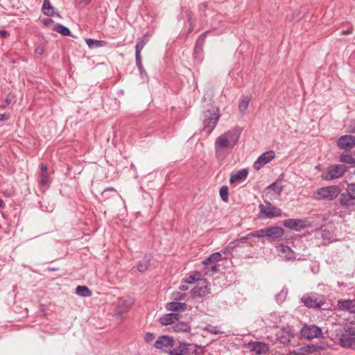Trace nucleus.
Returning a JSON list of instances; mask_svg holds the SVG:
<instances>
[{
    "mask_svg": "<svg viewBox=\"0 0 355 355\" xmlns=\"http://www.w3.org/2000/svg\"><path fill=\"white\" fill-rule=\"evenodd\" d=\"M240 132L236 130H230L218 137L215 141L216 154L223 149H232L239 141Z\"/></svg>",
    "mask_w": 355,
    "mask_h": 355,
    "instance_id": "nucleus-1",
    "label": "nucleus"
},
{
    "mask_svg": "<svg viewBox=\"0 0 355 355\" xmlns=\"http://www.w3.org/2000/svg\"><path fill=\"white\" fill-rule=\"evenodd\" d=\"M219 118V110L216 107L211 106L204 111L202 115L203 130L210 134L216 128Z\"/></svg>",
    "mask_w": 355,
    "mask_h": 355,
    "instance_id": "nucleus-2",
    "label": "nucleus"
},
{
    "mask_svg": "<svg viewBox=\"0 0 355 355\" xmlns=\"http://www.w3.org/2000/svg\"><path fill=\"white\" fill-rule=\"evenodd\" d=\"M341 193V189L338 185H331L320 188L314 193L315 198L320 200L331 201Z\"/></svg>",
    "mask_w": 355,
    "mask_h": 355,
    "instance_id": "nucleus-3",
    "label": "nucleus"
},
{
    "mask_svg": "<svg viewBox=\"0 0 355 355\" xmlns=\"http://www.w3.org/2000/svg\"><path fill=\"white\" fill-rule=\"evenodd\" d=\"M347 171L344 164H332L327 166L322 172L321 178L323 180L330 181L341 178Z\"/></svg>",
    "mask_w": 355,
    "mask_h": 355,
    "instance_id": "nucleus-4",
    "label": "nucleus"
},
{
    "mask_svg": "<svg viewBox=\"0 0 355 355\" xmlns=\"http://www.w3.org/2000/svg\"><path fill=\"white\" fill-rule=\"evenodd\" d=\"M339 343L343 347L355 349V327L345 328L340 336Z\"/></svg>",
    "mask_w": 355,
    "mask_h": 355,
    "instance_id": "nucleus-5",
    "label": "nucleus"
},
{
    "mask_svg": "<svg viewBox=\"0 0 355 355\" xmlns=\"http://www.w3.org/2000/svg\"><path fill=\"white\" fill-rule=\"evenodd\" d=\"M302 303L308 308H321L324 304L322 296L317 294H306L301 298Z\"/></svg>",
    "mask_w": 355,
    "mask_h": 355,
    "instance_id": "nucleus-6",
    "label": "nucleus"
},
{
    "mask_svg": "<svg viewBox=\"0 0 355 355\" xmlns=\"http://www.w3.org/2000/svg\"><path fill=\"white\" fill-rule=\"evenodd\" d=\"M315 239L321 241L322 244L326 245L336 241L335 234L332 230L328 228L327 226H322L315 233Z\"/></svg>",
    "mask_w": 355,
    "mask_h": 355,
    "instance_id": "nucleus-7",
    "label": "nucleus"
},
{
    "mask_svg": "<svg viewBox=\"0 0 355 355\" xmlns=\"http://www.w3.org/2000/svg\"><path fill=\"white\" fill-rule=\"evenodd\" d=\"M300 334L303 338L307 340L322 337L321 329L315 325H304L302 328Z\"/></svg>",
    "mask_w": 355,
    "mask_h": 355,
    "instance_id": "nucleus-8",
    "label": "nucleus"
},
{
    "mask_svg": "<svg viewBox=\"0 0 355 355\" xmlns=\"http://www.w3.org/2000/svg\"><path fill=\"white\" fill-rule=\"evenodd\" d=\"M261 213L266 218H274L280 216L282 210L272 205L270 202H267L266 205L261 204L259 205Z\"/></svg>",
    "mask_w": 355,
    "mask_h": 355,
    "instance_id": "nucleus-9",
    "label": "nucleus"
},
{
    "mask_svg": "<svg viewBox=\"0 0 355 355\" xmlns=\"http://www.w3.org/2000/svg\"><path fill=\"white\" fill-rule=\"evenodd\" d=\"M275 154L272 150L263 153L258 157L257 161L254 163V168L257 171L260 170L261 168H263L264 165L272 161L275 158Z\"/></svg>",
    "mask_w": 355,
    "mask_h": 355,
    "instance_id": "nucleus-10",
    "label": "nucleus"
},
{
    "mask_svg": "<svg viewBox=\"0 0 355 355\" xmlns=\"http://www.w3.org/2000/svg\"><path fill=\"white\" fill-rule=\"evenodd\" d=\"M337 146L340 149L351 150L355 147V136L351 135L341 136L337 141Z\"/></svg>",
    "mask_w": 355,
    "mask_h": 355,
    "instance_id": "nucleus-11",
    "label": "nucleus"
},
{
    "mask_svg": "<svg viewBox=\"0 0 355 355\" xmlns=\"http://www.w3.org/2000/svg\"><path fill=\"white\" fill-rule=\"evenodd\" d=\"M339 203L342 208L349 209L355 206V199L350 191L346 190V192L340 194Z\"/></svg>",
    "mask_w": 355,
    "mask_h": 355,
    "instance_id": "nucleus-12",
    "label": "nucleus"
},
{
    "mask_svg": "<svg viewBox=\"0 0 355 355\" xmlns=\"http://www.w3.org/2000/svg\"><path fill=\"white\" fill-rule=\"evenodd\" d=\"M306 222L302 219H287L283 223L285 227L295 231H301L306 227Z\"/></svg>",
    "mask_w": 355,
    "mask_h": 355,
    "instance_id": "nucleus-13",
    "label": "nucleus"
},
{
    "mask_svg": "<svg viewBox=\"0 0 355 355\" xmlns=\"http://www.w3.org/2000/svg\"><path fill=\"white\" fill-rule=\"evenodd\" d=\"M247 348L257 355L266 354L269 350L268 345L262 342H250L247 344Z\"/></svg>",
    "mask_w": 355,
    "mask_h": 355,
    "instance_id": "nucleus-14",
    "label": "nucleus"
},
{
    "mask_svg": "<svg viewBox=\"0 0 355 355\" xmlns=\"http://www.w3.org/2000/svg\"><path fill=\"white\" fill-rule=\"evenodd\" d=\"M284 230L281 227L274 226L266 229V237L268 239H279L283 236Z\"/></svg>",
    "mask_w": 355,
    "mask_h": 355,
    "instance_id": "nucleus-15",
    "label": "nucleus"
},
{
    "mask_svg": "<svg viewBox=\"0 0 355 355\" xmlns=\"http://www.w3.org/2000/svg\"><path fill=\"white\" fill-rule=\"evenodd\" d=\"M180 319V315L178 313H166L162 315L160 319L159 322L160 323L164 325H169V324H174L176 321H178Z\"/></svg>",
    "mask_w": 355,
    "mask_h": 355,
    "instance_id": "nucleus-16",
    "label": "nucleus"
},
{
    "mask_svg": "<svg viewBox=\"0 0 355 355\" xmlns=\"http://www.w3.org/2000/svg\"><path fill=\"white\" fill-rule=\"evenodd\" d=\"M173 339L168 336H159L155 343L157 349H162L165 347L173 346Z\"/></svg>",
    "mask_w": 355,
    "mask_h": 355,
    "instance_id": "nucleus-17",
    "label": "nucleus"
},
{
    "mask_svg": "<svg viewBox=\"0 0 355 355\" xmlns=\"http://www.w3.org/2000/svg\"><path fill=\"white\" fill-rule=\"evenodd\" d=\"M338 306L342 311L355 313V300H347L338 302Z\"/></svg>",
    "mask_w": 355,
    "mask_h": 355,
    "instance_id": "nucleus-18",
    "label": "nucleus"
},
{
    "mask_svg": "<svg viewBox=\"0 0 355 355\" xmlns=\"http://www.w3.org/2000/svg\"><path fill=\"white\" fill-rule=\"evenodd\" d=\"M204 286H196L193 289V293L200 297H204L210 293V284L208 282H204Z\"/></svg>",
    "mask_w": 355,
    "mask_h": 355,
    "instance_id": "nucleus-19",
    "label": "nucleus"
},
{
    "mask_svg": "<svg viewBox=\"0 0 355 355\" xmlns=\"http://www.w3.org/2000/svg\"><path fill=\"white\" fill-rule=\"evenodd\" d=\"M248 174V172L246 169H241L235 173H232L231 175L230 182L232 184L235 182L243 181L246 179Z\"/></svg>",
    "mask_w": 355,
    "mask_h": 355,
    "instance_id": "nucleus-20",
    "label": "nucleus"
},
{
    "mask_svg": "<svg viewBox=\"0 0 355 355\" xmlns=\"http://www.w3.org/2000/svg\"><path fill=\"white\" fill-rule=\"evenodd\" d=\"M171 327V329L174 332H189L191 327L187 322H178Z\"/></svg>",
    "mask_w": 355,
    "mask_h": 355,
    "instance_id": "nucleus-21",
    "label": "nucleus"
},
{
    "mask_svg": "<svg viewBox=\"0 0 355 355\" xmlns=\"http://www.w3.org/2000/svg\"><path fill=\"white\" fill-rule=\"evenodd\" d=\"M149 40V35L148 33L144 34L141 37L138 39V41L135 46V55H141V51L144 49V46L148 43Z\"/></svg>",
    "mask_w": 355,
    "mask_h": 355,
    "instance_id": "nucleus-22",
    "label": "nucleus"
},
{
    "mask_svg": "<svg viewBox=\"0 0 355 355\" xmlns=\"http://www.w3.org/2000/svg\"><path fill=\"white\" fill-rule=\"evenodd\" d=\"M278 248H279V251L284 254L286 260L290 261L295 259V253L290 247L281 245Z\"/></svg>",
    "mask_w": 355,
    "mask_h": 355,
    "instance_id": "nucleus-23",
    "label": "nucleus"
},
{
    "mask_svg": "<svg viewBox=\"0 0 355 355\" xmlns=\"http://www.w3.org/2000/svg\"><path fill=\"white\" fill-rule=\"evenodd\" d=\"M186 304L184 303L179 302H171L168 303L166 305V309L168 311H184Z\"/></svg>",
    "mask_w": 355,
    "mask_h": 355,
    "instance_id": "nucleus-24",
    "label": "nucleus"
},
{
    "mask_svg": "<svg viewBox=\"0 0 355 355\" xmlns=\"http://www.w3.org/2000/svg\"><path fill=\"white\" fill-rule=\"evenodd\" d=\"M85 42L89 48H98L107 45V42L103 40H97L90 38H86Z\"/></svg>",
    "mask_w": 355,
    "mask_h": 355,
    "instance_id": "nucleus-25",
    "label": "nucleus"
},
{
    "mask_svg": "<svg viewBox=\"0 0 355 355\" xmlns=\"http://www.w3.org/2000/svg\"><path fill=\"white\" fill-rule=\"evenodd\" d=\"M221 259V254L220 252L212 253L209 257L203 260L202 263L205 266L211 263H216Z\"/></svg>",
    "mask_w": 355,
    "mask_h": 355,
    "instance_id": "nucleus-26",
    "label": "nucleus"
},
{
    "mask_svg": "<svg viewBox=\"0 0 355 355\" xmlns=\"http://www.w3.org/2000/svg\"><path fill=\"white\" fill-rule=\"evenodd\" d=\"M340 161L343 163L355 166V157L348 153H343L340 156Z\"/></svg>",
    "mask_w": 355,
    "mask_h": 355,
    "instance_id": "nucleus-27",
    "label": "nucleus"
},
{
    "mask_svg": "<svg viewBox=\"0 0 355 355\" xmlns=\"http://www.w3.org/2000/svg\"><path fill=\"white\" fill-rule=\"evenodd\" d=\"M42 11L44 15L47 16H53L54 10L53 6L51 5L50 0H44L42 5Z\"/></svg>",
    "mask_w": 355,
    "mask_h": 355,
    "instance_id": "nucleus-28",
    "label": "nucleus"
},
{
    "mask_svg": "<svg viewBox=\"0 0 355 355\" xmlns=\"http://www.w3.org/2000/svg\"><path fill=\"white\" fill-rule=\"evenodd\" d=\"M76 293L81 297H90L92 291L85 286H78L76 288Z\"/></svg>",
    "mask_w": 355,
    "mask_h": 355,
    "instance_id": "nucleus-29",
    "label": "nucleus"
},
{
    "mask_svg": "<svg viewBox=\"0 0 355 355\" xmlns=\"http://www.w3.org/2000/svg\"><path fill=\"white\" fill-rule=\"evenodd\" d=\"M188 352L186 344H180L177 348L170 352L171 355H184Z\"/></svg>",
    "mask_w": 355,
    "mask_h": 355,
    "instance_id": "nucleus-30",
    "label": "nucleus"
},
{
    "mask_svg": "<svg viewBox=\"0 0 355 355\" xmlns=\"http://www.w3.org/2000/svg\"><path fill=\"white\" fill-rule=\"evenodd\" d=\"M38 182L41 187H49L51 182L49 174L41 173Z\"/></svg>",
    "mask_w": 355,
    "mask_h": 355,
    "instance_id": "nucleus-31",
    "label": "nucleus"
},
{
    "mask_svg": "<svg viewBox=\"0 0 355 355\" xmlns=\"http://www.w3.org/2000/svg\"><path fill=\"white\" fill-rule=\"evenodd\" d=\"M201 277V273L198 271H195L193 273L190 274L185 279L184 282L187 284H193L196 281L199 280Z\"/></svg>",
    "mask_w": 355,
    "mask_h": 355,
    "instance_id": "nucleus-32",
    "label": "nucleus"
},
{
    "mask_svg": "<svg viewBox=\"0 0 355 355\" xmlns=\"http://www.w3.org/2000/svg\"><path fill=\"white\" fill-rule=\"evenodd\" d=\"M149 264H150V259L147 256H145L144 257V259L141 261H140L138 264V266H137L138 271H139V272L146 271L148 268Z\"/></svg>",
    "mask_w": 355,
    "mask_h": 355,
    "instance_id": "nucleus-33",
    "label": "nucleus"
},
{
    "mask_svg": "<svg viewBox=\"0 0 355 355\" xmlns=\"http://www.w3.org/2000/svg\"><path fill=\"white\" fill-rule=\"evenodd\" d=\"M54 31L64 36L70 35L71 33L70 30L67 27L60 24H57L55 25Z\"/></svg>",
    "mask_w": 355,
    "mask_h": 355,
    "instance_id": "nucleus-34",
    "label": "nucleus"
},
{
    "mask_svg": "<svg viewBox=\"0 0 355 355\" xmlns=\"http://www.w3.org/2000/svg\"><path fill=\"white\" fill-rule=\"evenodd\" d=\"M293 336L288 332H283L279 337V342L282 344H287L291 342Z\"/></svg>",
    "mask_w": 355,
    "mask_h": 355,
    "instance_id": "nucleus-35",
    "label": "nucleus"
},
{
    "mask_svg": "<svg viewBox=\"0 0 355 355\" xmlns=\"http://www.w3.org/2000/svg\"><path fill=\"white\" fill-rule=\"evenodd\" d=\"M250 98L248 96L243 98L239 105L240 112H244L248 107Z\"/></svg>",
    "mask_w": 355,
    "mask_h": 355,
    "instance_id": "nucleus-36",
    "label": "nucleus"
},
{
    "mask_svg": "<svg viewBox=\"0 0 355 355\" xmlns=\"http://www.w3.org/2000/svg\"><path fill=\"white\" fill-rule=\"evenodd\" d=\"M284 187L281 184H279L277 182L269 185L266 189L267 190H272L275 193L279 194L282 190Z\"/></svg>",
    "mask_w": 355,
    "mask_h": 355,
    "instance_id": "nucleus-37",
    "label": "nucleus"
},
{
    "mask_svg": "<svg viewBox=\"0 0 355 355\" xmlns=\"http://www.w3.org/2000/svg\"><path fill=\"white\" fill-rule=\"evenodd\" d=\"M219 193L221 199L227 202L229 200L228 187L227 186H223L220 189Z\"/></svg>",
    "mask_w": 355,
    "mask_h": 355,
    "instance_id": "nucleus-38",
    "label": "nucleus"
},
{
    "mask_svg": "<svg viewBox=\"0 0 355 355\" xmlns=\"http://www.w3.org/2000/svg\"><path fill=\"white\" fill-rule=\"evenodd\" d=\"M248 236L251 237L263 238L266 237V229L259 230L255 232H252L248 234Z\"/></svg>",
    "mask_w": 355,
    "mask_h": 355,
    "instance_id": "nucleus-39",
    "label": "nucleus"
},
{
    "mask_svg": "<svg viewBox=\"0 0 355 355\" xmlns=\"http://www.w3.org/2000/svg\"><path fill=\"white\" fill-rule=\"evenodd\" d=\"M209 33H211L210 31H207L199 36L196 42V47H201L204 44L206 36Z\"/></svg>",
    "mask_w": 355,
    "mask_h": 355,
    "instance_id": "nucleus-40",
    "label": "nucleus"
},
{
    "mask_svg": "<svg viewBox=\"0 0 355 355\" xmlns=\"http://www.w3.org/2000/svg\"><path fill=\"white\" fill-rule=\"evenodd\" d=\"M205 330L210 334H215V335L220 334L223 333L222 331H220V330H218L217 329V327L213 326L211 324H207L205 327Z\"/></svg>",
    "mask_w": 355,
    "mask_h": 355,
    "instance_id": "nucleus-41",
    "label": "nucleus"
},
{
    "mask_svg": "<svg viewBox=\"0 0 355 355\" xmlns=\"http://www.w3.org/2000/svg\"><path fill=\"white\" fill-rule=\"evenodd\" d=\"M136 64L139 71L140 73H143L144 71V67L141 62V55H135Z\"/></svg>",
    "mask_w": 355,
    "mask_h": 355,
    "instance_id": "nucleus-42",
    "label": "nucleus"
},
{
    "mask_svg": "<svg viewBox=\"0 0 355 355\" xmlns=\"http://www.w3.org/2000/svg\"><path fill=\"white\" fill-rule=\"evenodd\" d=\"M110 192L114 193V195L118 194L117 191L113 187H107L102 192V196L103 197H107V193Z\"/></svg>",
    "mask_w": 355,
    "mask_h": 355,
    "instance_id": "nucleus-43",
    "label": "nucleus"
},
{
    "mask_svg": "<svg viewBox=\"0 0 355 355\" xmlns=\"http://www.w3.org/2000/svg\"><path fill=\"white\" fill-rule=\"evenodd\" d=\"M347 191H349L350 193L354 196L355 199V183H350L347 185Z\"/></svg>",
    "mask_w": 355,
    "mask_h": 355,
    "instance_id": "nucleus-44",
    "label": "nucleus"
},
{
    "mask_svg": "<svg viewBox=\"0 0 355 355\" xmlns=\"http://www.w3.org/2000/svg\"><path fill=\"white\" fill-rule=\"evenodd\" d=\"M144 338L146 343H150L155 338V335L153 333L147 332L145 335Z\"/></svg>",
    "mask_w": 355,
    "mask_h": 355,
    "instance_id": "nucleus-45",
    "label": "nucleus"
},
{
    "mask_svg": "<svg viewBox=\"0 0 355 355\" xmlns=\"http://www.w3.org/2000/svg\"><path fill=\"white\" fill-rule=\"evenodd\" d=\"M128 307H125V308L121 309V307L119 306L116 309L115 313H116V314H117L119 315H121L123 313H126L128 311Z\"/></svg>",
    "mask_w": 355,
    "mask_h": 355,
    "instance_id": "nucleus-46",
    "label": "nucleus"
},
{
    "mask_svg": "<svg viewBox=\"0 0 355 355\" xmlns=\"http://www.w3.org/2000/svg\"><path fill=\"white\" fill-rule=\"evenodd\" d=\"M35 53L39 54V55H42L44 51V46L42 45H39L36 47L35 50Z\"/></svg>",
    "mask_w": 355,
    "mask_h": 355,
    "instance_id": "nucleus-47",
    "label": "nucleus"
},
{
    "mask_svg": "<svg viewBox=\"0 0 355 355\" xmlns=\"http://www.w3.org/2000/svg\"><path fill=\"white\" fill-rule=\"evenodd\" d=\"M353 26H350L347 30H344V31H341V35H349V34H352V32H353Z\"/></svg>",
    "mask_w": 355,
    "mask_h": 355,
    "instance_id": "nucleus-48",
    "label": "nucleus"
},
{
    "mask_svg": "<svg viewBox=\"0 0 355 355\" xmlns=\"http://www.w3.org/2000/svg\"><path fill=\"white\" fill-rule=\"evenodd\" d=\"M10 118L9 114H0V121H7Z\"/></svg>",
    "mask_w": 355,
    "mask_h": 355,
    "instance_id": "nucleus-49",
    "label": "nucleus"
},
{
    "mask_svg": "<svg viewBox=\"0 0 355 355\" xmlns=\"http://www.w3.org/2000/svg\"><path fill=\"white\" fill-rule=\"evenodd\" d=\"M40 168H41V173H48V167L46 164H44V163L41 164Z\"/></svg>",
    "mask_w": 355,
    "mask_h": 355,
    "instance_id": "nucleus-50",
    "label": "nucleus"
},
{
    "mask_svg": "<svg viewBox=\"0 0 355 355\" xmlns=\"http://www.w3.org/2000/svg\"><path fill=\"white\" fill-rule=\"evenodd\" d=\"M250 238V236L247 234L245 236H242L240 239H238L240 243H245L247 242V241Z\"/></svg>",
    "mask_w": 355,
    "mask_h": 355,
    "instance_id": "nucleus-51",
    "label": "nucleus"
},
{
    "mask_svg": "<svg viewBox=\"0 0 355 355\" xmlns=\"http://www.w3.org/2000/svg\"><path fill=\"white\" fill-rule=\"evenodd\" d=\"M211 271L215 273L218 270V266L216 263H213L211 266Z\"/></svg>",
    "mask_w": 355,
    "mask_h": 355,
    "instance_id": "nucleus-52",
    "label": "nucleus"
},
{
    "mask_svg": "<svg viewBox=\"0 0 355 355\" xmlns=\"http://www.w3.org/2000/svg\"><path fill=\"white\" fill-rule=\"evenodd\" d=\"M227 250H230L231 251H232L234 249H235V244L234 243H233L232 241L230 242L227 245Z\"/></svg>",
    "mask_w": 355,
    "mask_h": 355,
    "instance_id": "nucleus-53",
    "label": "nucleus"
},
{
    "mask_svg": "<svg viewBox=\"0 0 355 355\" xmlns=\"http://www.w3.org/2000/svg\"><path fill=\"white\" fill-rule=\"evenodd\" d=\"M289 355H308V354L306 353H305V352H291Z\"/></svg>",
    "mask_w": 355,
    "mask_h": 355,
    "instance_id": "nucleus-54",
    "label": "nucleus"
},
{
    "mask_svg": "<svg viewBox=\"0 0 355 355\" xmlns=\"http://www.w3.org/2000/svg\"><path fill=\"white\" fill-rule=\"evenodd\" d=\"M0 35L3 37H6L8 35V32L4 30L0 31Z\"/></svg>",
    "mask_w": 355,
    "mask_h": 355,
    "instance_id": "nucleus-55",
    "label": "nucleus"
},
{
    "mask_svg": "<svg viewBox=\"0 0 355 355\" xmlns=\"http://www.w3.org/2000/svg\"><path fill=\"white\" fill-rule=\"evenodd\" d=\"M92 0H80V2L83 3L84 6L89 5L91 3Z\"/></svg>",
    "mask_w": 355,
    "mask_h": 355,
    "instance_id": "nucleus-56",
    "label": "nucleus"
},
{
    "mask_svg": "<svg viewBox=\"0 0 355 355\" xmlns=\"http://www.w3.org/2000/svg\"><path fill=\"white\" fill-rule=\"evenodd\" d=\"M232 251L230 250H227V247L225 248L223 250H222V252L224 254H227L228 253H230Z\"/></svg>",
    "mask_w": 355,
    "mask_h": 355,
    "instance_id": "nucleus-57",
    "label": "nucleus"
},
{
    "mask_svg": "<svg viewBox=\"0 0 355 355\" xmlns=\"http://www.w3.org/2000/svg\"><path fill=\"white\" fill-rule=\"evenodd\" d=\"M180 289L181 291H187V290L188 289V287H187V286H186V285H181V286H180Z\"/></svg>",
    "mask_w": 355,
    "mask_h": 355,
    "instance_id": "nucleus-58",
    "label": "nucleus"
},
{
    "mask_svg": "<svg viewBox=\"0 0 355 355\" xmlns=\"http://www.w3.org/2000/svg\"><path fill=\"white\" fill-rule=\"evenodd\" d=\"M232 242L234 243V244H235V248H236L237 247L239 246L240 243L238 239H236V240L233 241Z\"/></svg>",
    "mask_w": 355,
    "mask_h": 355,
    "instance_id": "nucleus-59",
    "label": "nucleus"
},
{
    "mask_svg": "<svg viewBox=\"0 0 355 355\" xmlns=\"http://www.w3.org/2000/svg\"><path fill=\"white\" fill-rule=\"evenodd\" d=\"M10 103V101L8 98H6L5 100V103H4L3 106L6 107V105H9Z\"/></svg>",
    "mask_w": 355,
    "mask_h": 355,
    "instance_id": "nucleus-60",
    "label": "nucleus"
},
{
    "mask_svg": "<svg viewBox=\"0 0 355 355\" xmlns=\"http://www.w3.org/2000/svg\"><path fill=\"white\" fill-rule=\"evenodd\" d=\"M3 205V200L0 199V207H2Z\"/></svg>",
    "mask_w": 355,
    "mask_h": 355,
    "instance_id": "nucleus-61",
    "label": "nucleus"
},
{
    "mask_svg": "<svg viewBox=\"0 0 355 355\" xmlns=\"http://www.w3.org/2000/svg\"><path fill=\"white\" fill-rule=\"evenodd\" d=\"M282 295H283V296H284V293H279V294L277 296V297H281Z\"/></svg>",
    "mask_w": 355,
    "mask_h": 355,
    "instance_id": "nucleus-62",
    "label": "nucleus"
},
{
    "mask_svg": "<svg viewBox=\"0 0 355 355\" xmlns=\"http://www.w3.org/2000/svg\"><path fill=\"white\" fill-rule=\"evenodd\" d=\"M49 270H51V271H55V270H57L56 268H50Z\"/></svg>",
    "mask_w": 355,
    "mask_h": 355,
    "instance_id": "nucleus-63",
    "label": "nucleus"
},
{
    "mask_svg": "<svg viewBox=\"0 0 355 355\" xmlns=\"http://www.w3.org/2000/svg\"><path fill=\"white\" fill-rule=\"evenodd\" d=\"M354 173V175H355V170L354 171V173Z\"/></svg>",
    "mask_w": 355,
    "mask_h": 355,
    "instance_id": "nucleus-64",
    "label": "nucleus"
}]
</instances>
